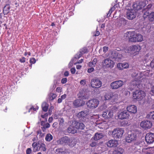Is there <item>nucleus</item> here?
<instances>
[{
  "instance_id": "59",
  "label": "nucleus",
  "mask_w": 154,
  "mask_h": 154,
  "mask_svg": "<svg viewBox=\"0 0 154 154\" xmlns=\"http://www.w3.org/2000/svg\"><path fill=\"white\" fill-rule=\"evenodd\" d=\"M44 126L45 127H46V128H48L50 127V124L48 123H45V125H44Z\"/></svg>"
},
{
  "instance_id": "16",
  "label": "nucleus",
  "mask_w": 154,
  "mask_h": 154,
  "mask_svg": "<svg viewBox=\"0 0 154 154\" xmlns=\"http://www.w3.org/2000/svg\"><path fill=\"white\" fill-rule=\"evenodd\" d=\"M119 118L121 119H128L130 115L127 110H124L121 112L118 116Z\"/></svg>"
},
{
  "instance_id": "14",
  "label": "nucleus",
  "mask_w": 154,
  "mask_h": 154,
  "mask_svg": "<svg viewBox=\"0 0 154 154\" xmlns=\"http://www.w3.org/2000/svg\"><path fill=\"white\" fill-rule=\"evenodd\" d=\"M141 47L139 45H133L130 46L128 48V51L132 53H136L140 51Z\"/></svg>"
},
{
  "instance_id": "4",
  "label": "nucleus",
  "mask_w": 154,
  "mask_h": 154,
  "mask_svg": "<svg viewBox=\"0 0 154 154\" xmlns=\"http://www.w3.org/2000/svg\"><path fill=\"white\" fill-rule=\"evenodd\" d=\"M99 103V100L94 98L88 100L86 103L87 107L90 109H94L97 108Z\"/></svg>"
},
{
  "instance_id": "41",
  "label": "nucleus",
  "mask_w": 154,
  "mask_h": 154,
  "mask_svg": "<svg viewBox=\"0 0 154 154\" xmlns=\"http://www.w3.org/2000/svg\"><path fill=\"white\" fill-rule=\"evenodd\" d=\"M36 62V59L34 58H32L30 59V63L31 64H34Z\"/></svg>"
},
{
  "instance_id": "43",
  "label": "nucleus",
  "mask_w": 154,
  "mask_h": 154,
  "mask_svg": "<svg viewBox=\"0 0 154 154\" xmlns=\"http://www.w3.org/2000/svg\"><path fill=\"white\" fill-rule=\"evenodd\" d=\"M152 3H150L148 4L146 7V8H145V9H146L147 10H149L151 9L152 7Z\"/></svg>"
},
{
  "instance_id": "28",
  "label": "nucleus",
  "mask_w": 154,
  "mask_h": 154,
  "mask_svg": "<svg viewBox=\"0 0 154 154\" xmlns=\"http://www.w3.org/2000/svg\"><path fill=\"white\" fill-rule=\"evenodd\" d=\"M124 149L121 148L117 147L113 151V154H122Z\"/></svg>"
},
{
  "instance_id": "13",
  "label": "nucleus",
  "mask_w": 154,
  "mask_h": 154,
  "mask_svg": "<svg viewBox=\"0 0 154 154\" xmlns=\"http://www.w3.org/2000/svg\"><path fill=\"white\" fill-rule=\"evenodd\" d=\"M145 139L148 143H152L154 142V133L151 132L147 133L145 136Z\"/></svg>"
},
{
  "instance_id": "15",
  "label": "nucleus",
  "mask_w": 154,
  "mask_h": 154,
  "mask_svg": "<svg viewBox=\"0 0 154 154\" xmlns=\"http://www.w3.org/2000/svg\"><path fill=\"white\" fill-rule=\"evenodd\" d=\"M88 115V111L86 110L82 111L79 112L77 114L78 118L83 122L86 121V116Z\"/></svg>"
},
{
  "instance_id": "52",
  "label": "nucleus",
  "mask_w": 154,
  "mask_h": 154,
  "mask_svg": "<svg viewBox=\"0 0 154 154\" xmlns=\"http://www.w3.org/2000/svg\"><path fill=\"white\" fill-rule=\"evenodd\" d=\"M150 66L151 68H154V59L151 61L150 64Z\"/></svg>"
},
{
  "instance_id": "29",
  "label": "nucleus",
  "mask_w": 154,
  "mask_h": 154,
  "mask_svg": "<svg viewBox=\"0 0 154 154\" xmlns=\"http://www.w3.org/2000/svg\"><path fill=\"white\" fill-rule=\"evenodd\" d=\"M33 148V152H36L40 150V146H38L37 143L36 142H33L32 145Z\"/></svg>"
},
{
  "instance_id": "46",
  "label": "nucleus",
  "mask_w": 154,
  "mask_h": 154,
  "mask_svg": "<svg viewBox=\"0 0 154 154\" xmlns=\"http://www.w3.org/2000/svg\"><path fill=\"white\" fill-rule=\"evenodd\" d=\"M32 151V149L30 148H28L26 151V154H30Z\"/></svg>"
},
{
  "instance_id": "24",
  "label": "nucleus",
  "mask_w": 154,
  "mask_h": 154,
  "mask_svg": "<svg viewBox=\"0 0 154 154\" xmlns=\"http://www.w3.org/2000/svg\"><path fill=\"white\" fill-rule=\"evenodd\" d=\"M144 19H154V12H152L149 14L148 13H145L143 15Z\"/></svg>"
},
{
  "instance_id": "33",
  "label": "nucleus",
  "mask_w": 154,
  "mask_h": 154,
  "mask_svg": "<svg viewBox=\"0 0 154 154\" xmlns=\"http://www.w3.org/2000/svg\"><path fill=\"white\" fill-rule=\"evenodd\" d=\"M146 117L154 121V111L146 115Z\"/></svg>"
},
{
  "instance_id": "40",
  "label": "nucleus",
  "mask_w": 154,
  "mask_h": 154,
  "mask_svg": "<svg viewBox=\"0 0 154 154\" xmlns=\"http://www.w3.org/2000/svg\"><path fill=\"white\" fill-rule=\"evenodd\" d=\"M80 52L82 53V54L86 53L88 52V49L86 47H84L80 50Z\"/></svg>"
},
{
  "instance_id": "45",
  "label": "nucleus",
  "mask_w": 154,
  "mask_h": 154,
  "mask_svg": "<svg viewBox=\"0 0 154 154\" xmlns=\"http://www.w3.org/2000/svg\"><path fill=\"white\" fill-rule=\"evenodd\" d=\"M38 106L36 107L35 108H34L33 106H32L31 107V108L29 109V112H30L31 110L32 109H33L34 111H36L37 110H38Z\"/></svg>"
},
{
  "instance_id": "62",
  "label": "nucleus",
  "mask_w": 154,
  "mask_h": 154,
  "mask_svg": "<svg viewBox=\"0 0 154 154\" xmlns=\"http://www.w3.org/2000/svg\"><path fill=\"white\" fill-rule=\"evenodd\" d=\"M66 94H64L63 95H62L61 96L60 98L62 100H64L66 98Z\"/></svg>"
},
{
  "instance_id": "17",
  "label": "nucleus",
  "mask_w": 154,
  "mask_h": 154,
  "mask_svg": "<svg viewBox=\"0 0 154 154\" xmlns=\"http://www.w3.org/2000/svg\"><path fill=\"white\" fill-rule=\"evenodd\" d=\"M85 104V102L83 100L76 99L73 102V105L74 107L77 108L83 106Z\"/></svg>"
},
{
  "instance_id": "51",
  "label": "nucleus",
  "mask_w": 154,
  "mask_h": 154,
  "mask_svg": "<svg viewBox=\"0 0 154 154\" xmlns=\"http://www.w3.org/2000/svg\"><path fill=\"white\" fill-rule=\"evenodd\" d=\"M82 54L80 52L79 53H77L76 56L75 58H79L81 57L82 55Z\"/></svg>"
},
{
  "instance_id": "42",
  "label": "nucleus",
  "mask_w": 154,
  "mask_h": 154,
  "mask_svg": "<svg viewBox=\"0 0 154 154\" xmlns=\"http://www.w3.org/2000/svg\"><path fill=\"white\" fill-rule=\"evenodd\" d=\"M121 125L122 126H125L128 125V122L127 121H124L121 122Z\"/></svg>"
},
{
  "instance_id": "26",
  "label": "nucleus",
  "mask_w": 154,
  "mask_h": 154,
  "mask_svg": "<svg viewBox=\"0 0 154 154\" xmlns=\"http://www.w3.org/2000/svg\"><path fill=\"white\" fill-rule=\"evenodd\" d=\"M128 19H133L136 17V14L134 12L128 11L127 13Z\"/></svg>"
},
{
  "instance_id": "12",
  "label": "nucleus",
  "mask_w": 154,
  "mask_h": 154,
  "mask_svg": "<svg viewBox=\"0 0 154 154\" xmlns=\"http://www.w3.org/2000/svg\"><path fill=\"white\" fill-rule=\"evenodd\" d=\"M115 108H112L111 110H107L103 112L102 114V116L106 119H108L112 118L113 115V109H115Z\"/></svg>"
},
{
  "instance_id": "49",
  "label": "nucleus",
  "mask_w": 154,
  "mask_h": 154,
  "mask_svg": "<svg viewBox=\"0 0 154 154\" xmlns=\"http://www.w3.org/2000/svg\"><path fill=\"white\" fill-rule=\"evenodd\" d=\"M19 61L21 63H24L26 61V58L24 57H23L19 59Z\"/></svg>"
},
{
  "instance_id": "31",
  "label": "nucleus",
  "mask_w": 154,
  "mask_h": 154,
  "mask_svg": "<svg viewBox=\"0 0 154 154\" xmlns=\"http://www.w3.org/2000/svg\"><path fill=\"white\" fill-rule=\"evenodd\" d=\"M49 105L46 102L42 103V110L45 112H47L48 109Z\"/></svg>"
},
{
  "instance_id": "11",
  "label": "nucleus",
  "mask_w": 154,
  "mask_h": 154,
  "mask_svg": "<svg viewBox=\"0 0 154 154\" xmlns=\"http://www.w3.org/2000/svg\"><path fill=\"white\" fill-rule=\"evenodd\" d=\"M140 126L143 128L147 129L151 128L152 126V123L150 121L144 120L141 122Z\"/></svg>"
},
{
  "instance_id": "47",
  "label": "nucleus",
  "mask_w": 154,
  "mask_h": 154,
  "mask_svg": "<svg viewBox=\"0 0 154 154\" xmlns=\"http://www.w3.org/2000/svg\"><path fill=\"white\" fill-rule=\"evenodd\" d=\"M86 83V81L85 79L82 80L80 82V84L83 85H85Z\"/></svg>"
},
{
  "instance_id": "44",
  "label": "nucleus",
  "mask_w": 154,
  "mask_h": 154,
  "mask_svg": "<svg viewBox=\"0 0 154 154\" xmlns=\"http://www.w3.org/2000/svg\"><path fill=\"white\" fill-rule=\"evenodd\" d=\"M127 20H120L119 22L122 24L124 26L127 23Z\"/></svg>"
},
{
  "instance_id": "9",
  "label": "nucleus",
  "mask_w": 154,
  "mask_h": 154,
  "mask_svg": "<svg viewBox=\"0 0 154 154\" xmlns=\"http://www.w3.org/2000/svg\"><path fill=\"white\" fill-rule=\"evenodd\" d=\"M118 95L116 94H114L112 92H110L106 93L104 96L105 100L112 99L114 101L117 100Z\"/></svg>"
},
{
  "instance_id": "23",
  "label": "nucleus",
  "mask_w": 154,
  "mask_h": 154,
  "mask_svg": "<svg viewBox=\"0 0 154 154\" xmlns=\"http://www.w3.org/2000/svg\"><path fill=\"white\" fill-rule=\"evenodd\" d=\"M118 68L120 70H123L125 69H127L129 67V64L127 63H118L117 65Z\"/></svg>"
},
{
  "instance_id": "8",
  "label": "nucleus",
  "mask_w": 154,
  "mask_h": 154,
  "mask_svg": "<svg viewBox=\"0 0 154 154\" xmlns=\"http://www.w3.org/2000/svg\"><path fill=\"white\" fill-rule=\"evenodd\" d=\"M115 64V63L109 58L104 60L102 62L103 66L106 68H112Z\"/></svg>"
},
{
  "instance_id": "64",
  "label": "nucleus",
  "mask_w": 154,
  "mask_h": 154,
  "mask_svg": "<svg viewBox=\"0 0 154 154\" xmlns=\"http://www.w3.org/2000/svg\"><path fill=\"white\" fill-rule=\"evenodd\" d=\"M69 75V72L67 71H66L64 72V75L65 76H67Z\"/></svg>"
},
{
  "instance_id": "56",
  "label": "nucleus",
  "mask_w": 154,
  "mask_h": 154,
  "mask_svg": "<svg viewBox=\"0 0 154 154\" xmlns=\"http://www.w3.org/2000/svg\"><path fill=\"white\" fill-rule=\"evenodd\" d=\"M91 119H97L98 118V116L97 115H93L91 116Z\"/></svg>"
},
{
  "instance_id": "18",
  "label": "nucleus",
  "mask_w": 154,
  "mask_h": 154,
  "mask_svg": "<svg viewBox=\"0 0 154 154\" xmlns=\"http://www.w3.org/2000/svg\"><path fill=\"white\" fill-rule=\"evenodd\" d=\"M118 142L115 140H110L106 143V144L108 147H116L118 144Z\"/></svg>"
},
{
  "instance_id": "10",
  "label": "nucleus",
  "mask_w": 154,
  "mask_h": 154,
  "mask_svg": "<svg viewBox=\"0 0 154 154\" xmlns=\"http://www.w3.org/2000/svg\"><path fill=\"white\" fill-rule=\"evenodd\" d=\"M91 86L93 88H98L102 85L101 82L98 79H93L91 81Z\"/></svg>"
},
{
  "instance_id": "36",
  "label": "nucleus",
  "mask_w": 154,
  "mask_h": 154,
  "mask_svg": "<svg viewBox=\"0 0 154 154\" xmlns=\"http://www.w3.org/2000/svg\"><path fill=\"white\" fill-rule=\"evenodd\" d=\"M57 95L56 94L51 93L49 95L48 99L50 100H53L56 98Z\"/></svg>"
},
{
  "instance_id": "54",
  "label": "nucleus",
  "mask_w": 154,
  "mask_h": 154,
  "mask_svg": "<svg viewBox=\"0 0 154 154\" xmlns=\"http://www.w3.org/2000/svg\"><path fill=\"white\" fill-rule=\"evenodd\" d=\"M94 70V69L93 67H91L89 68L88 69V72L89 73H91L92 72H93Z\"/></svg>"
},
{
  "instance_id": "63",
  "label": "nucleus",
  "mask_w": 154,
  "mask_h": 154,
  "mask_svg": "<svg viewBox=\"0 0 154 154\" xmlns=\"http://www.w3.org/2000/svg\"><path fill=\"white\" fill-rule=\"evenodd\" d=\"M53 120V118L52 117H50L48 119V121L49 123L51 122Z\"/></svg>"
},
{
  "instance_id": "1",
  "label": "nucleus",
  "mask_w": 154,
  "mask_h": 154,
  "mask_svg": "<svg viewBox=\"0 0 154 154\" xmlns=\"http://www.w3.org/2000/svg\"><path fill=\"white\" fill-rule=\"evenodd\" d=\"M57 142L58 144L68 145L71 147L75 146L76 144V141L74 138L66 136L61 138L57 140Z\"/></svg>"
},
{
  "instance_id": "35",
  "label": "nucleus",
  "mask_w": 154,
  "mask_h": 154,
  "mask_svg": "<svg viewBox=\"0 0 154 154\" xmlns=\"http://www.w3.org/2000/svg\"><path fill=\"white\" fill-rule=\"evenodd\" d=\"M57 154H65L66 152L63 150V148H59L56 149Z\"/></svg>"
},
{
  "instance_id": "5",
  "label": "nucleus",
  "mask_w": 154,
  "mask_h": 154,
  "mask_svg": "<svg viewBox=\"0 0 154 154\" xmlns=\"http://www.w3.org/2000/svg\"><path fill=\"white\" fill-rule=\"evenodd\" d=\"M124 132V130L122 128H118L114 129L113 131L109 133H112V136L114 138L117 139L122 137Z\"/></svg>"
},
{
  "instance_id": "58",
  "label": "nucleus",
  "mask_w": 154,
  "mask_h": 154,
  "mask_svg": "<svg viewBox=\"0 0 154 154\" xmlns=\"http://www.w3.org/2000/svg\"><path fill=\"white\" fill-rule=\"evenodd\" d=\"M56 91L58 92H60L62 91V88L60 87H58L56 88Z\"/></svg>"
},
{
  "instance_id": "55",
  "label": "nucleus",
  "mask_w": 154,
  "mask_h": 154,
  "mask_svg": "<svg viewBox=\"0 0 154 154\" xmlns=\"http://www.w3.org/2000/svg\"><path fill=\"white\" fill-rule=\"evenodd\" d=\"M70 71L71 73L72 74H74L75 73V68H72L71 69Z\"/></svg>"
},
{
  "instance_id": "57",
  "label": "nucleus",
  "mask_w": 154,
  "mask_h": 154,
  "mask_svg": "<svg viewBox=\"0 0 154 154\" xmlns=\"http://www.w3.org/2000/svg\"><path fill=\"white\" fill-rule=\"evenodd\" d=\"M96 143L95 142H92L90 144V146L92 147H94L96 145Z\"/></svg>"
},
{
  "instance_id": "39",
  "label": "nucleus",
  "mask_w": 154,
  "mask_h": 154,
  "mask_svg": "<svg viewBox=\"0 0 154 154\" xmlns=\"http://www.w3.org/2000/svg\"><path fill=\"white\" fill-rule=\"evenodd\" d=\"M41 149V150L43 151L44 152H45L46 151V146L44 143H41L40 144V149Z\"/></svg>"
},
{
  "instance_id": "2",
  "label": "nucleus",
  "mask_w": 154,
  "mask_h": 154,
  "mask_svg": "<svg viewBox=\"0 0 154 154\" xmlns=\"http://www.w3.org/2000/svg\"><path fill=\"white\" fill-rule=\"evenodd\" d=\"M135 75L132 74V76L133 78H134V80L132 81L130 83V89L131 91L134 90V88H137L139 86V81L141 78L140 75V74L136 73H134Z\"/></svg>"
},
{
  "instance_id": "61",
  "label": "nucleus",
  "mask_w": 154,
  "mask_h": 154,
  "mask_svg": "<svg viewBox=\"0 0 154 154\" xmlns=\"http://www.w3.org/2000/svg\"><path fill=\"white\" fill-rule=\"evenodd\" d=\"M64 122V120L63 119H61L59 125H62Z\"/></svg>"
},
{
  "instance_id": "60",
  "label": "nucleus",
  "mask_w": 154,
  "mask_h": 154,
  "mask_svg": "<svg viewBox=\"0 0 154 154\" xmlns=\"http://www.w3.org/2000/svg\"><path fill=\"white\" fill-rule=\"evenodd\" d=\"M150 92L154 95V85L152 86L151 88Z\"/></svg>"
},
{
  "instance_id": "25",
  "label": "nucleus",
  "mask_w": 154,
  "mask_h": 154,
  "mask_svg": "<svg viewBox=\"0 0 154 154\" xmlns=\"http://www.w3.org/2000/svg\"><path fill=\"white\" fill-rule=\"evenodd\" d=\"M10 6L9 4H6L3 8V12L4 15L7 14L10 11Z\"/></svg>"
},
{
  "instance_id": "22",
  "label": "nucleus",
  "mask_w": 154,
  "mask_h": 154,
  "mask_svg": "<svg viewBox=\"0 0 154 154\" xmlns=\"http://www.w3.org/2000/svg\"><path fill=\"white\" fill-rule=\"evenodd\" d=\"M143 41V36L140 33L136 32L134 43L140 42Z\"/></svg>"
},
{
  "instance_id": "32",
  "label": "nucleus",
  "mask_w": 154,
  "mask_h": 154,
  "mask_svg": "<svg viewBox=\"0 0 154 154\" xmlns=\"http://www.w3.org/2000/svg\"><path fill=\"white\" fill-rule=\"evenodd\" d=\"M139 3L142 8L145 9L144 7L148 4V0H142L140 1Z\"/></svg>"
},
{
  "instance_id": "3",
  "label": "nucleus",
  "mask_w": 154,
  "mask_h": 154,
  "mask_svg": "<svg viewBox=\"0 0 154 154\" xmlns=\"http://www.w3.org/2000/svg\"><path fill=\"white\" fill-rule=\"evenodd\" d=\"M146 96V93L143 91L136 90L133 93L132 97L134 99L137 100H141Z\"/></svg>"
},
{
  "instance_id": "53",
  "label": "nucleus",
  "mask_w": 154,
  "mask_h": 154,
  "mask_svg": "<svg viewBox=\"0 0 154 154\" xmlns=\"http://www.w3.org/2000/svg\"><path fill=\"white\" fill-rule=\"evenodd\" d=\"M67 81V79L66 78H63L61 81V83L62 84H65L66 82Z\"/></svg>"
},
{
  "instance_id": "34",
  "label": "nucleus",
  "mask_w": 154,
  "mask_h": 154,
  "mask_svg": "<svg viewBox=\"0 0 154 154\" xmlns=\"http://www.w3.org/2000/svg\"><path fill=\"white\" fill-rule=\"evenodd\" d=\"M133 8L134 10L138 11L143 9L140 5L139 3L138 4H134L133 5Z\"/></svg>"
},
{
  "instance_id": "30",
  "label": "nucleus",
  "mask_w": 154,
  "mask_h": 154,
  "mask_svg": "<svg viewBox=\"0 0 154 154\" xmlns=\"http://www.w3.org/2000/svg\"><path fill=\"white\" fill-rule=\"evenodd\" d=\"M67 132L69 133L74 134L77 132V131L75 129L73 125L70 126L67 129Z\"/></svg>"
},
{
  "instance_id": "38",
  "label": "nucleus",
  "mask_w": 154,
  "mask_h": 154,
  "mask_svg": "<svg viewBox=\"0 0 154 154\" xmlns=\"http://www.w3.org/2000/svg\"><path fill=\"white\" fill-rule=\"evenodd\" d=\"M97 62V59L96 58H94L92 62L89 63V66L92 67L95 66Z\"/></svg>"
},
{
  "instance_id": "19",
  "label": "nucleus",
  "mask_w": 154,
  "mask_h": 154,
  "mask_svg": "<svg viewBox=\"0 0 154 154\" xmlns=\"http://www.w3.org/2000/svg\"><path fill=\"white\" fill-rule=\"evenodd\" d=\"M72 125H73L75 128L78 129L84 130L85 127L83 123L78 122L76 121H75L74 123L73 122Z\"/></svg>"
},
{
  "instance_id": "50",
  "label": "nucleus",
  "mask_w": 154,
  "mask_h": 154,
  "mask_svg": "<svg viewBox=\"0 0 154 154\" xmlns=\"http://www.w3.org/2000/svg\"><path fill=\"white\" fill-rule=\"evenodd\" d=\"M103 51L104 53L107 52L109 49L108 47L106 46H104L103 48Z\"/></svg>"
},
{
  "instance_id": "6",
  "label": "nucleus",
  "mask_w": 154,
  "mask_h": 154,
  "mask_svg": "<svg viewBox=\"0 0 154 154\" xmlns=\"http://www.w3.org/2000/svg\"><path fill=\"white\" fill-rule=\"evenodd\" d=\"M136 32L135 31L127 32L125 34V36L128 39L130 42L134 43Z\"/></svg>"
},
{
  "instance_id": "27",
  "label": "nucleus",
  "mask_w": 154,
  "mask_h": 154,
  "mask_svg": "<svg viewBox=\"0 0 154 154\" xmlns=\"http://www.w3.org/2000/svg\"><path fill=\"white\" fill-rule=\"evenodd\" d=\"M103 137V135L102 133H96L94 134L92 138L95 140H98L102 138Z\"/></svg>"
},
{
  "instance_id": "37",
  "label": "nucleus",
  "mask_w": 154,
  "mask_h": 154,
  "mask_svg": "<svg viewBox=\"0 0 154 154\" xmlns=\"http://www.w3.org/2000/svg\"><path fill=\"white\" fill-rule=\"evenodd\" d=\"M53 139V136L50 134H48L46 136L45 139L46 141L49 142Z\"/></svg>"
},
{
  "instance_id": "7",
  "label": "nucleus",
  "mask_w": 154,
  "mask_h": 154,
  "mask_svg": "<svg viewBox=\"0 0 154 154\" xmlns=\"http://www.w3.org/2000/svg\"><path fill=\"white\" fill-rule=\"evenodd\" d=\"M124 85L122 81L119 80L113 82L111 83L110 87L113 90H116L121 87Z\"/></svg>"
},
{
  "instance_id": "20",
  "label": "nucleus",
  "mask_w": 154,
  "mask_h": 154,
  "mask_svg": "<svg viewBox=\"0 0 154 154\" xmlns=\"http://www.w3.org/2000/svg\"><path fill=\"white\" fill-rule=\"evenodd\" d=\"M128 112L135 114L137 112L136 106L134 105H131L128 106L126 108Z\"/></svg>"
},
{
  "instance_id": "48",
  "label": "nucleus",
  "mask_w": 154,
  "mask_h": 154,
  "mask_svg": "<svg viewBox=\"0 0 154 154\" xmlns=\"http://www.w3.org/2000/svg\"><path fill=\"white\" fill-rule=\"evenodd\" d=\"M78 98L80 100H83L87 99L86 97L85 96H79L78 97Z\"/></svg>"
},
{
  "instance_id": "21",
  "label": "nucleus",
  "mask_w": 154,
  "mask_h": 154,
  "mask_svg": "<svg viewBox=\"0 0 154 154\" xmlns=\"http://www.w3.org/2000/svg\"><path fill=\"white\" fill-rule=\"evenodd\" d=\"M137 135L136 134L132 133L128 134L126 137V140L127 142L130 143L131 141L135 140L136 139Z\"/></svg>"
}]
</instances>
